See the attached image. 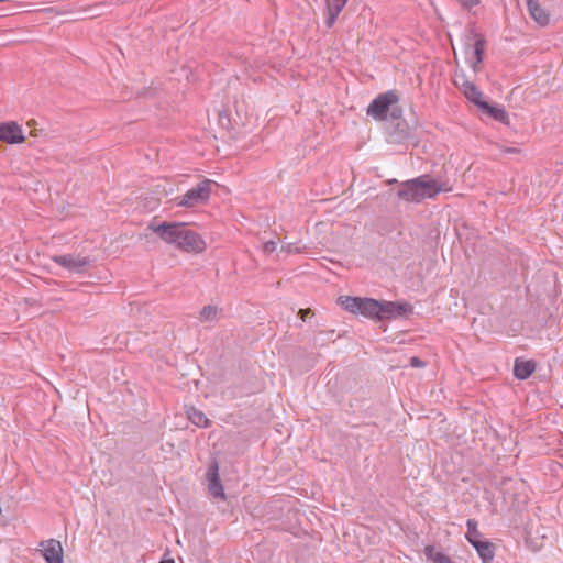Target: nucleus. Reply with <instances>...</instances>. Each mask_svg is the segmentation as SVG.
<instances>
[{
  "instance_id": "nucleus-11",
  "label": "nucleus",
  "mask_w": 563,
  "mask_h": 563,
  "mask_svg": "<svg viewBox=\"0 0 563 563\" xmlns=\"http://www.w3.org/2000/svg\"><path fill=\"white\" fill-rule=\"evenodd\" d=\"M454 84L462 89L465 97L478 106L482 102L483 93L477 89V87L468 81L465 75H455Z\"/></svg>"
},
{
  "instance_id": "nucleus-27",
  "label": "nucleus",
  "mask_w": 563,
  "mask_h": 563,
  "mask_svg": "<svg viewBox=\"0 0 563 563\" xmlns=\"http://www.w3.org/2000/svg\"><path fill=\"white\" fill-rule=\"evenodd\" d=\"M310 313H311V310H310V309H301V310L299 311V314L301 316V319H302V320H306V317H307L308 314H310Z\"/></svg>"
},
{
  "instance_id": "nucleus-24",
  "label": "nucleus",
  "mask_w": 563,
  "mask_h": 563,
  "mask_svg": "<svg viewBox=\"0 0 563 563\" xmlns=\"http://www.w3.org/2000/svg\"><path fill=\"white\" fill-rule=\"evenodd\" d=\"M410 365L412 367H423V366H426V363L421 358H419L417 356H412L410 358Z\"/></svg>"
},
{
  "instance_id": "nucleus-29",
  "label": "nucleus",
  "mask_w": 563,
  "mask_h": 563,
  "mask_svg": "<svg viewBox=\"0 0 563 563\" xmlns=\"http://www.w3.org/2000/svg\"><path fill=\"white\" fill-rule=\"evenodd\" d=\"M159 563H175V562H174V560H173V559H170V560H163V561H161Z\"/></svg>"
},
{
  "instance_id": "nucleus-21",
  "label": "nucleus",
  "mask_w": 563,
  "mask_h": 563,
  "mask_svg": "<svg viewBox=\"0 0 563 563\" xmlns=\"http://www.w3.org/2000/svg\"><path fill=\"white\" fill-rule=\"evenodd\" d=\"M219 311L220 310L216 306L208 305L200 310L199 318L205 322L217 321Z\"/></svg>"
},
{
  "instance_id": "nucleus-7",
  "label": "nucleus",
  "mask_w": 563,
  "mask_h": 563,
  "mask_svg": "<svg viewBox=\"0 0 563 563\" xmlns=\"http://www.w3.org/2000/svg\"><path fill=\"white\" fill-rule=\"evenodd\" d=\"M411 310V307L407 303H398L394 301H379V308H377V320L391 319L402 316Z\"/></svg>"
},
{
  "instance_id": "nucleus-23",
  "label": "nucleus",
  "mask_w": 563,
  "mask_h": 563,
  "mask_svg": "<svg viewBox=\"0 0 563 563\" xmlns=\"http://www.w3.org/2000/svg\"><path fill=\"white\" fill-rule=\"evenodd\" d=\"M500 151L505 154H520L521 150L518 147L501 146Z\"/></svg>"
},
{
  "instance_id": "nucleus-19",
  "label": "nucleus",
  "mask_w": 563,
  "mask_h": 563,
  "mask_svg": "<svg viewBox=\"0 0 563 563\" xmlns=\"http://www.w3.org/2000/svg\"><path fill=\"white\" fill-rule=\"evenodd\" d=\"M424 554L432 563H455L450 556L442 552H437L434 547L428 545L424 548Z\"/></svg>"
},
{
  "instance_id": "nucleus-25",
  "label": "nucleus",
  "mask_w": 563,
  "mask_h": 563,
  "mask_svg": "<svg viewBox=\"0 0 563 563\" xmlns=\"http://www.w3.org/2000/svg\"><path fill=\"white\" fill-rule=\"evenodd\" d=\"M465 8H473L479 3V0H460Z\"/></svg>"
},
{
  "instance_id": "nucleus-13",
  "label": "nucleus",
  "mask_w": 563,
  "mask_h": 563,
  "mask_svg": "<svg viewBox=\"0 0 563 563\" xmlns=\"http://www.w3.org/2000/svg\"><path fill=\"white\" fill-rule=\"evenodd\" d=\"M537 363L533 360H522L520 357L515 360L514 375L520 380L529 378L536 371Z\"/></svg>"
},
{
  "instance_id": "nucleus-14",
  "label": "nucleus",
  "mask_w": 563,
  "mask_h": 563,
  "mask_svg": "<svg viewBox=\"0 0 563 563\" xmlns=\"http://www.w3.org/2000/svg\"><path fill=\"white\" fill-rule=\"evenodd\" d=\"M527 7L531 18L541 26H545L550 22L547 11L540 5L538 0H527Z\"/></svg>"
},
{
  "instance_id": "nucleus-5",
  "label": "nucleus",
  "mask_w": 563,
  "mask_h": 563,
  "mask_svg": "<svg viewBox=\"0 0 563 563\" xmlns=\"http://www.w3.org/2000/svg\"><path fill=\"white\" fill-rule=\"evenodd\" d=\"M399 101L396 90H388L378 95L368 106L367 115L375 120L384 121L387 119L389 108Z\"/></svg>"
},
{
  "instance_id": "nucleus-12",
  "label": "nucleus",
  "mask_w": 563,
  "mask_h": 563,
  "mask_svg": "<svg viewBox=\"0 0 563 563\" xmlns=\"http://www.w3.org/2000/svg\"><path fill=\"white\" fill-rule=\"evenodd\" d=\"M349 0H324L325 25L331 29Z\"/></svg>"
},
{
  "instance_id": "nucleus-15",
  "label": "nucleus",
  "mask_w": 563,
  "mask_h": 563,
  "mask_svg": "<svg viewBox=\"0 0 563 563\" xmlns=\"http://www.w3.org/2000/svg\"><path fill=\"white\" fill-rule=\"evenodd\" d=\"M483 563H492L495 556V544L488 540H479L472 544Z\"/></svg>"
},
{
  "instance_id": "nucleus-20",
  "label": "nucleus",
  "mask_w": 563,
  "mask_h": 563,
  "mask_svg": "<svg viewBox=\"0 0 563 563\" xmlns=\"http://www.w3.org/2000/svg\"><path fill=\"white\" fill-rule=\"evenodd\" d=\"M466 527L467 531L465 537L471 544H473V542L482 540V533L477 529V521L475 519H468L466 521Z\"/></svg>"
},
{
  "instance_id": "nucleus-10",
  "label": "nucleus",
  "mask_w": 563,
  "mask_h": 563,
  "mask_svg": "<svg viewBox=\"0 0 563 563\" xmlns=\"http://www.w3.org/2000/svg\"><path fill=\"white\" fill-rule=\"evenodd\" d=\"M42 554L46 563H64V550L58 540L49 539L41 542Z\"/></svg>"
},
{
  "instance_id": "nucleus-22",
  "label": "nucleus",
  "mask_w": 563,
  "mask_h": 563,
  "mask_svg": "<svg viewBox=\"0 0 563 563\" xmlns=\"http://www.w3.org/2000/svg\"><path fill=\"white\" fill-rule=\"evenodd\" d=\"M277 249V243L275 241H267L263 245V250L265 253H273Z\"/></svg>"
},
{
  "instance_id": "nucleus-2",
  "label": "nucleus",
  "mask_w": 563,
  "mask_h": 563,
  "mask_svg": "<svg viewBox=\"0 0 563 563\" xmlns=\"http://www.w3.org/2000/svg\"><path fill=\"white\" fill-rule=\"evenodd\" d=\"M445 190L444 186L438 180L429 175H422L401 183L397 197L408 202H420L427 198H433L439 192Z\"/></svg>"
},
{
  "instance_id": "nucleus-4",
  "label": "nucleus",
  "mask_w": 563,
  "mask_h": 563,
  "mask_svg": "<svg viewBox=\"0 0 563 563\" xmlns=\"http://www.w3.org/2000/svg\"><path fill=\"white\" fill-rule=\"evenodd\" d=\"M216 183L211 179L201 180L196 187L189 189L185 195L176 198L177 206L192 208L205 205L209 201L211 187Z\"/></svg>"
},
{
  "instance_id": "nucleus-6",
  "label": "nucleus",
  "mask_w": 563,
  "mask_h": 563,
  "mask_svg": "<svg viewBox=\"0 0 563 563\" xmlns=\"http://www.w3.org/2000/svg\"><path fill=\"white\" fill-rule=\"evenodd\" d=\"M52 260L59 266L73 273H82L85 267L90 264V258L88 256L81 257L71 254L55 255Z\"/></svg>"
},
{
  "instance_id": "nucleus-17",
  "label": "nucleus",
  "mask_w": 563,
  "mask_h": 563,
  "mask_svg": "<svg viewBox=\"0 0 563 563\" xmlns=\"http://www.w3.org/2000/svg\"><path fill=\"white\" fill-rule=\"evenodd\" d=\"M485 46H486L485 37L482 34H475V43H474L475 62L472 64V68L475 73L478 71V65L483 62Z\"/></svg>"
},
{
  "instance_id": "nucleus-9",
  "label": "nucleus",
  "mask_w": 563,
  "mask_h": 563,
  "mask_svg": "<svg viewBox=\"0 0 563 563\" xmlns=\"http://www.w3.org/2000/svg\"><path fill=\"white\" fill-rule=\"evenodd\" d=\"M24 140L22 128L16 122L0 123V141L8 144H19Z\"/></svg>"
},
{
  "instance_id": "nucleus-16",
  "label": "nucleus",
  "mask_w": 563,
  "mask_h": 563,
  "mask_svg": "<svg viewBox=\"0 0 563 563\" xmlns=\"http://www.w3.org/2000/svg\"><path fill=\"white\" fill-rule=\"evenodd\" d=\"M478 107L496 121L504 123L506 125L509 124V115L503 107L490 106L488 102L484 100H482Z\"/></svg>"
},
{
  "instance_id": "nucleus-3",
  "label": "nucleus",
  "mask_w": 563,
  "mask_h": 563,
  "mask_svg": "<svg viewBox=\"0 0 563 563\" xmlns=\"http://www.w3.org/2000/svg\"><path fill=\"white\" fill-rule=\"evenodd\" d=\"M341 306L353 314H362L366 318L376 319L379 301L372 298L342 296L339 298Z\"/></svg>"
},
{
  "instance_id": "nucleus-26",
  "label": "nucleus",
  "mask_w": 563,
  "mask_h": 563,
  "mask_svg": "<svg viewBox=\"0 0 563 563\" xmlns=\"http://www.w3.org/2000/svg\"><path fill=\"white\" fill-rule=\"evenodd\" d=\"M282 252H286V253H291V252H300V250L298 247H294L291 243L287 244V245H283L282 246Z\"/></svg>"
},
{
  "instance_id": "nucleus-18",
  "label": "nucleus",
  "mask_w": 563,
  "mask_h": 563,
  "mask_svg": "<svg viewBox=\"0 0 563 563\" xmlns=\"http://www.w3.org/2000/svg\"><path fill=\"white\" fill-rule=\"evenodd\" d=\"M187 416L188 419L197 427L207 428L211 423L210 420L206 417V415L195 407H190L187 410Z\"/></svg>"
},
{
  "instance_id": "nucleus-1",
  "label": "nucleus",
  "mask_w": 563,
  "mask_h": 563,
  "mask_svg": "<svg viewBox=\"0 0 563 563\" xmlns=\"http://www.w3.org/2000/svg\"><path fill=\"white\" fill-rule=\"evenodd\" d=\"M163 241L175 244L179 250L188 253H202L207 245L199 233L179 222H163L150 227Z\"/></svg>"
},
{
  "instance_id": "nucleus-8",
  "label": "nucleus",
  "mask_w": 563,
  "mask_h": 563,
  "mask_svg": "<svg viewBox=\"0 0 563 563\" xmlns=\"http://www.w3.org/2000/svg\"><path fill=\"white\" fill-rule=\"evenodd\" d=\"M208 490L214 498L225 500L227 496L219 476V465L213 462L207 471Z\"/></svg>"
},
{
  "instance_id": "nucleus-28",
  "label": "nucleus",
  "mask_w": 563,
  "mask_h": 563,
  "mask_svg": "<svg viewBox=\"0 0 563 563\" xmlns=\"http://www.w3.org/2000/svg\"><path fill=\"white\" fill-rule=\"evenodd\" d=\"M400 114H401V110H400V109H394V110L391 111V117H393L394 119H398V118L400 117Z\"/></svg>"
}]
</instances>
